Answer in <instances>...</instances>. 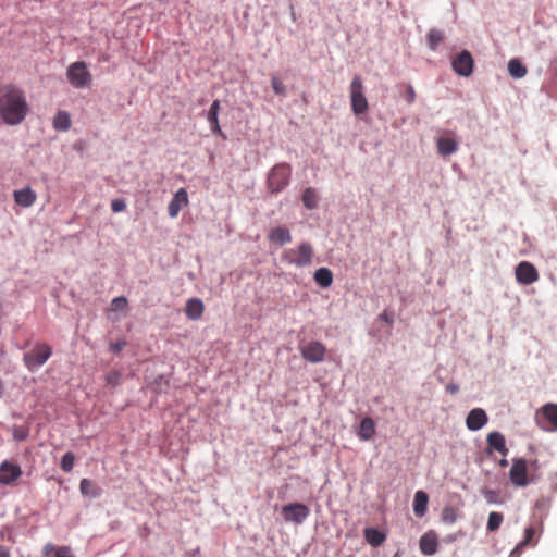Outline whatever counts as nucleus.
<instances>
[{"instance_id":"nucleus-1","label":"nucleus","mask_w":557,"mask_h":557,"mask_svg":"<svg viewBox=\"0 0 557 557\" xmlns=\"http://www.w3.org/2000/svg\"><path fill=\"white\" fill-rule=\"evenodd\" d=\"M0 114L9 125L20 124L27 114V102L22 90L5 86L0 92Z\"/></svg>"},{"instance_id":"nucleus-2","label":"nucleus","mask_w":557,"mask_h":557,"mask_svg":"<svg viewBox=\"0 0 557 557\" xmlns=\"http://www.w3.org/2000/svg\"><path fill=\"white\" fill-rule=\"evenodd\" d=\"M52 355V348L47 344H36L28 352L24 354L23 360L29 371L41 368Z\"/></svg>"},{"instance_id":"nucleus-3","label":"nucleus","mask_w":557,"mask_h":557,"mask_svg":"<svg viewBox=\"0 0 557 557\" xmlns=\"http://www.w3.org/2000/svg\"><path fill=\"white\" fill-rule=\"evenodd\" d=\"M66 77L75 88H85L91 82V74L83 61H76L67 67Z\"/></svg>"},{"instance_id":"nucleus-4","label":"nucleus","mask_w":557,"mask_h":557,"mask_svg":"<svg viewBox=\"0 0 557 557\" xmlns=\"http://www.w3.org/2000/svg\"><path fill=\"white\" fill-rule=\"evenodd\" d=\"M350 102L352 112L357 115L368 111L369 104L363 92V84L360 76H355L350 84Z\"/></svg>"},{"instance_id":"nucleus-5","label":"nucleus","mask_w":557,"mask_h":557,"mask_svg":"<svg viewBox=\"0 0 557 557\" xmlns=\"http://www.w3.org/2000/svg\"><path fill=\"white\" fill-rule=\"evenodd\" d=\"M528 467V462L523 458L512 460L509 479L515 486L524 487L533 481V476H529Z\"/></svg>"},{"instance_id":"nucleus-6","label":"nucleus","mask_w":557,"mask_h":557,"mask_svg":"<svg viewBox=\"0 0 557 557\" xmlns=\"http://www.w3.org/2000/svg\"><path fill=\"white\" fill-rule=\"evenodd\" d=\"M284 519L295 524H301L310 515L308 506L299 503L286 505L282 508Z\"/></svg>"},{"instance_id":"nucleus-7","label":"nucleus","mask_w":557,"mask_h":557,"mask_svg":"<svg viewBox=\"0 0 557 557\" xmlns=\"http://www.w3.org/2000/svg\"><path fill=\"white\" fill-rule=\"evenodd\" d=\"M22 468L17 463L4 460L0 465V485H12L22 476Z\"/></svg>"},{"instance_id":"nucleus-8","label":"nucleus","mask_w":557,"mask_h":557,"mask_svg":"<svg viewBox=\"0 0 557 557\" xmlns=\"http://www.w3.org/2000/svg\"><path fill=\"white\" fill-rule=\"evenodd\" d=\"M300 352L307 361L318 363L323 361L326 347L320 342L311 341L300 347Z\"/></svg>"},{"instance_id":"nucleus-9","label":"nucleus","mask_w":557,"mask_h":557,"mask_svg":"<svg viewBox=\"0 0 557 557\" xmlns=\"http://www.w3.org/2000/svg\"><path fill=\"white\" fill-rule=\"evenodd\" d=\"M312 248L309 244L304 243L298 246L296 249H292L286 252L285 258L290 262L297 265L304 267L311 262L312 260Z\"/></svg>"},{"instance_id":"nucleus-10","label":"nucleus","mask_w":557,"mask_h":557,"mask_svg":"<svg viewBox=\"0 0 557 557\" xmlns=\"http://www.w3.org/2000/svg\"><path fill=\"white\" fill-rule=\"evenodd\" d=\"M516 278L522 285H531L539 280L536 268L529 261H521L516 267Z\"/></svg>"},{"instance_id":"nucleus-11","label":"nucleus","mask_w":557,"mask_h":557,"mask_svg":"<svg viewBox=\"0 0 557 557\" xmlns=\"http://www.w3.org/2000/svg\"><path fill=\"white\" fill-rule=\"evenodd\" d=\"M473 58L471 53L467 50L460 52L456 58L451 61L453 70L460 76L468 77L473 72Z\"/></svg>"},{"instance_id":"nucleus-12","label":"nucleus","mask_w":557,"mask_h":557,"mask_svg":"<svg viewBox=\"0 0 557 557\" xmlns=\"http://www.w3.org/2000/svg\"><path fill=\"white\" fill-rule=\"evenodd\" d=\"M188 205V194L185 188H180L171 199L168 206L169 216L174 219L180 211Z\"/></svg>"},{"instance_id":"nucleus-13","label":"nucleus","mask_w":557,"mask_h":557,"mask_svg":"<svg viewBox=\"0 0 557 557\" xmlns=\"http://www.w3.org/2000/svg\"><path fill=\"white\" fill-rule=\"evenodd\" d=\"M488 421L486 412L481 408L472 409L466 419V425L470 431H479Z\"/></svg>"},{"instance_id":"nucleus-14","label":"nucleus","mask_w":557,"mask_h":557,"mask_svg":"<svg viewBox=\"0 0 557 557\" xmlns=\"http://www.w3.org/2000/svg\"><path fill=\"white\" fill-rule=\"evenodd\" d=\"M14 201L22 208L32 207L37 200V194L29 186L13 191Z\"/></svg>"},{"instance_id":"nucleus-15","label":"nucleus","mask_w":557,"mask_h":557,"mask_svg":"<svg viewBox=\"0 0 557 557\" xmlns=\"http://www.w3.org/2000/svg\"><path fill=\"white\" fill-rule=\"evenodd\" d=\"M420 550L423 555L431 556L437 552L438 541L434 532L429 531L423 534L419 542Z\"/></svg>"},{"instance_id":"nucleus-16","label":"nucleus","mask_w":557,"mask_h":557,"mask_svg":"<svg viewBox=\"0 0 557 557\" xmlns=\"http://www.w3.org/2000/svg\"><path fill=\"white\" fill-rule=\"evenodd\" d=\"M221 109V102L220 100H214L208 112H207V120L210 124V129L213 134L222 135V131L219 124V113Z\"/></svg>"},{"instance_id":"nucleus-17","label":"nucleus","mask_w":557,"mask_h":557,"mask_svg":"<svg viewBox=\"0 0 557 557\" xmlns=\"http://www.w3.org/2000/svg\"><path fill=\"white\" fill-rule=\"evenodd\" d=\"M203 302L199 298H190L186 302L185 314L190 320H198L203 313Z\"/></svg>"},{"instance_id":"nucleus-18","label":"nucleus","mask_w":557,"mask_h":557,"mask_svg":"<svg viewBox=\"0 0 557 557\" xmlns=\"http://www.w3.org/2000/svg\"><path fill=\"white\" fill-rule=\"evenodd\" d=\"M458 149V144L454 138L440 137L437 139V151L441 156L447 157Z\"/></svg>"},{"instance_id":"nucleus-19","label":"nucleus","mask_w":557,"mask_h":557,"mask_svg":"<svg viewBox=\"0 0 557 557\" xmlns=\"http://www.w3.org/2000/svg\"><path fill=\"white\" fill-rule=\"evenodd\" d=\"M375 434V423L373 419L367 417L363 418L360 422V428L358 431V436L362 441L371 440Z\"/></svg>"},{"instance_id":"nucleus-20","label":"nucleus","mask_w":557,"mask_h":557,"mask_svg":"<svg viewBox=\"0 0 557 557\" xmlns=\"http://www.w3.org/2000/svg\"><path fill=\"white\" fill-rule=\"evenodd\" d=\"M486 441L491 448L502 453L503 455L507 454L508 449L506 448V441L502 433L492 432L487 435Z\"/></svg>"},{"instance_id":"nucleus-21","label":"nucleus","mask_w":557,"mask_h":557,"mask_svg":"<svg viewBox=\"0 0 557 557\" xmlns=\"http://www.w3.org/2000/svg\"><path fill=\"white\" fill-rule=\"evenodd\" d=\"M428 502H429V496L425 492H423V491L416 492L414 499H413V511H414L416 516L422 517L425 515L426 509H428Z\"/></svg>"},{"instance_id":"nucleus-22","label":"nucleus","mask_w":557,"mask_h":557,"mask_svg":"<svg viewBox=\"0 0 557 557\" xmlns=\"http://www.w3.org/2000/svg\"><path fill=\"white\" fill-rule=\"evenodd\" d=\"M314 281L321 287H324V288L330 287L333 283V273L327 268H319L314 272Z\"/></svg>"},{"instance_id":"nucleus-23","label":"nucleus","mask_w":557,"mask_h":557,"mask_svg":"<svg viewBox=\"0 0 557 557\" xmlns=\"http://www.w3.org/2000/svg\"><path fill=\"white\" fill-rule=\"evenodd\" d=\"M53 128L65 132L71 127V116L66 111H59L53 117Z\"/></svg>"},{"instance_id":"nucleus-24","label":"nucleus","mask_w":557,"mask_h":557,"mask_svg":"<svg viewBox=\"0 0 557 557\" xmlns=\"http://www.w3.org/2000/svg\"><path fill=\"white\" fill-rule=\"evenodd\" d=\"M364 539L372 546H380L386 539V535L374 528H367L364 530Z\"/></svg>"},{"instance_id":"nucleus-25","label":"nucleus","mask_w":557,"mask_h":557,"mask_svg":"<svg viewBox=\"0 0 557 557\" xmlns=\"http://www.w3.org/2000/svg\"><path fill=\"white\" fill-rule=\"evenodd\" d=\"M508 72L513 78H522L527 75L528 70L518 59H511L508 62Z\"/></svg>"},{"instance_id":"nucleus-26","label":"nucleus","mask_w":557,"mask_h":557,"mask_svg":"<svg viewBox=\"0 0 557 557\" xmlns=\"http://www.w3.org/2000/svg\"><path fill=\"white\" fill-rule=\"evenodd\" d=\"M318 201H319V197H318L317 190L312 187L306 188L302 194L304 206L307 209L312 210L318 207Z\"/></svg>"},{"instance_id":"nucleus-27","label":"nucleus","mask_w":557,"mask_h":557,"mask_svg":"<svg viewBox=\"0 0 557 557\" xmlns=\"http://www.w3.org/2000/svg\"><path fill=\"white\" fill-rule=\"evenodd\" d=\"M444 33L438 29H431L428 34V45L431 50L435 51L437 46L444 40Z\"/></svg>"},{"instance_id":"nucleus-28","label":"nucleus","mask_w":557,"mask_h":557,"mask_svg":"<svg viewBox=\"0 0 557 557\" xmlns=\"http://www.w3.org/2000/svg\"><path fill=\"white\" fill-rule=\"evenodd\" d=\"M544 417L549 421L553 428H557V405L547 404L542 409Z\"/></svg>"},{"instance_id":"nucleus-29","label":"nucleus","mask_w":557,"mask_h":557,"mask_svg":"<svg viewBox=\"0 0 557 557\" xmlns=\"http://www.w3.org/2000/svg\"><path fill=\"white\" fill-rule=\"evenodd\" d=\"M503 520H504V516L499 512H491L488 515V520H487V530L490 532H495L499 529L500 524L503 523Z\"/></svg>"},{"instance_id":"nucleus-30","label":"nucleus","mask_w":557,"mask_h":557,"mask_svg":"<svg viewBox=\"0 0 557 557\" xmlns=\"http://www.w3.org/2000/svg\"><path fill=\"white\" fill-rule=\"evenodd\" d=\"M74 461H75V456L73 453L71 451H67L65 453L63 456H62V459H61V463H60V467L61 469L69 473L73 470V467H74Z\"/></svg>"},{"instance_id":"nucleus-31","label":"nucleus","mask_w":557,"mask_h":557,"mask_svg":"<svg viewBox=\"0 0 557 557\" xmlns=\"http://www.w3.org/2000/svg\"><path fill=\"white\" fill-rule=\"evenodd\" d=\"M128 308V301L126 297L119 296L112 299L111 301V310L112 311H125Z\"/></svg>"},{"instance_id":"nucleus-32","label":"nucleus","mask_w":557,"mask_h":557,"mask_svg":"<svg viewBox=\"0 0 557 557\" xmlns=\"http://www.w3.org/2000/svg\"><path fill=\"white\" fill-rule=\"evenodd\" d=\"M482 494L484 495V497L488 504L502 503L499 493L497 491L485 488L482 491Z\"/></svg>"},{"instance_id":"nucleus-33","label":"nucleus","mask_w":557,"mask_h":557,"mask_svg":"<svg viewBox=\"0 0 557 557\" xmlns=\"http://www.w3.org/2000/svg\"><path fill=\"white\" fill-rule=\"evenodd\" d=\"M122 373L119 370H112L106 375L108 385L117 386L121 382Z\"/></svg>"},{"instance_id":"nucleus-34","label":"nucleus","mask_w":557,"mask_h":557,"mask_svg":"<svg viewBox=\"0 0 557 557\" xmlns=\"http://www.w3.org/2000/svg\"><path fill=\"white\" fill-rule=\"evenodd\" d=\"M276 165H274L271 169L270 175H269V187L272 193L278 191V184L276 183Z\"/></svg>"},{"instance_id":"nucleus-35","label":"nucleus","mask_w":557,"mask_h":557,"mask_svg":"<svg viewBox=\"0 0 557 557\" xmlns=\"http://www.w3.org/2000/svg\"><path fill=\"white\" fill-rule=\"evenodd\" d=\"M126 209V203L124 199L117 198L111 201V210L114 213L122 212Z\"/></svg>"},{"instance_id":"nucleus-36","label":"nucleus","mask_w":557,"mask_h":557,"mask_svg":"<svg viewBox=\"0 0 557 557\" xmlns=\"http://www.w3.org/2000/svg\"><path fill=\"white\" fill-rule=\"evenodd\" d=\"M534 533H535V531H534V529L532 527L527 528L525 531H524V539H523V541H521L519 543L517 548H521V547L528 545L532 541V537L534 536Z\"/></svg>"},{"instance_id":"nucleus-37","label":"nucleus","mask_w":557,"mask_h":557,"mask_svg":"<svg viewBox=\"0 0 557 557\" xmlns=\"http://www.w3.org/2000/svg\"><path fill=\"white\" fill-rule=\"evenodd\" d=\"M28 436V432L21 428H15L13 431V438L17 442L25 441Z\"/></svg>"},{"instance_id":"nucleus-38","label":"nucleus","mask_w":557,"mask_h":557,"mask_svg":"<svg viewBox=\"0 0 557 557\" xmlns=\"http://www.w3.org/2000/svg\"><path fill=\"white\" fill-rule=\"evenodd\" d=\"M92 486V482L88 479H83L79 483V490L82 494L88 495L90 494V487Z\"/></svg>"},{"instance_id":"nucleus-39","label":"nucleus","mask_w":557,"mask_h":557,"mask_svg":"<svg viewBox=\"0 0 557 557\" xmlns=\"http://www.w3.org/2000/svg\"><path fill=\"white\" fill-rule=\"evenodd\" d=\"M125 346H126L125 341H119V342L112 343L110 345V350L115 354H119Z\"/></svg>"},{"instance_id":"nucleus-40","label":"nucleus","mask_w":557,"mask_h":557,"mask_svg":"<svg viewBox=\"0 0 557 557\" xmlns=\"http://www.w3.org/2000/svg\"><path fill=\"white\" fill-rule=\"evenodd\" d=\"M443 520L448 523L455 522L454 511L449 508L444 509L443 511Z\"/></svg>"},{"instance_id":"nucleus-41","label":"nucleus","mask_w":557,"mask_h":557,"mask_svg":"<svg viewBox=\"0 0 557 557\" xmlns=\"http://www.w3.org/2000/svg\"><path fill=\"white\" fill-rule=\"evenodd\" d=\"M406 100L408 103H412L416 100V91L411 85L407 86Z\"/></svg>"},{"instance_id":"nucleus-42","label":"nucleus","mask_w":557,"mask_h":557,"mask_svg":"<svg viewBox=\"0 0 557 557\" xmlns=\"http://www.w3.org/2000/svg\"><path fill=\"white\" fill-rule=\"evenodd\" d=\"M55 556L57 557H74L72 554H71V550L69 547H60L57 553H55Z\"/></svg>"},{"instance_id":"nucleus-43","label":"nucleus","mask_w":557,"mask_h":557,"mask_svg":"<svg viewBox=\"0 0 557 557\" xmlns=\"http://www.w3.org/2000/svg\"><path fill=\"white\" fill-rule=\"evenodd\" d=\"M379 319L389 325L393 324V317L392 314H389L387 311H383L380 315H379Z\"/></svg>"},{"instance_id":"nucleus-44","label":"nucleus","mask_w":557,"mask_h":557,"mask_svg":"<svg viewBox=\"0 0 557 557\" xmlns=\"http://www.w3.org/2000/svg\"><path fill=\"white\" fill-rule=\"evenodd\" d=\"M289 240H290V235H289L288 230L281 227V244H284Z\"/></svg>"},{"instance_id":"nucleus-45","label":"nucleus","mask_w":557,"mask_h":557,"mask_svg":"<svg viewBox=\"0 0 557 557\" xmlns=\"http://www.w3.org/2000/svg\"><path fill=\"white\" fill-rule=\"evenodd\" d=\"M0 557H11L10 550L8 547L0 545Z\"/></svg>"},{"instance_id":"nucleus-46","label":"nucleus","mask_w":557,"mask_h":557,"mask_svg":"<svg viewBox=\"0 0 557 557\" xmlns=\"http://www.w3.org/2000/svg\"><path fill=\"white\" fill-rule=\"evenodd\" d=\"M446 391L450 394H456L459 391V387L456 384H448L446 386Z\"/></svg>"},{"instance_id":"nucleus-47","label":"nucleus","mask_w":557,"mask_h":557,"mask_svg":"<svg viewBox=\"0 0 557 557\" xmlns=\"http://www.w3.org/2000/svg\"><path fill=\"white\" fill-rule=\"evenodd\" d=\"M272 87L275 94H278V78L275 76L272 78Z\"/></svg>"},{"instance_id":"nucleus-48","label":"nucleus","mask_w":557,"mask_h":557,"mask_svg":"<svg viewBox=\"0 0 557 557\" xmlns=\"http://www.w3.org/2000/svg\"><path fill=\"white\" fill-rule=\"evenodd\" d=\"M270 239H271L272 242H274V240L278 239V228H276V230H272V231H271V233H270Z\"/></svg>"},{"instance_id":"nucleus-49","label":"nucleus","mask_w":557,"mask_h":557,"mask_svg":"<svg viewBox=\"0 0 557 557\" xmlns=\"http://www.w3.org/2000/svg\"><path fill=\"white\" fill-rule=\"evenodd\" d=\"M530 468L532 470H537V468H539L537 460L531 461L530 462Z\"/></svg>"},{"instance_id":"nucleus-50","label":"nucleus","mask_w":557,"mask_h":557,"mask_svg":"<svg viewBox=\"0 0 557 557\" xmlns=\"http://www.w3.org/2000/svg\"><path fill=\"white\" fill-rule=\"evenodd\" d=\"M280 169H281V176H282V175H283V172H284L285 170H289V166H288L287 164L281 163Z\"/></svg>"},{"instance_id":"nucleus-51","label":"nucleus","mask_w":557,"mask_h":557,"mask_svg":"<svg viewBox=\"0 0 557 557\" xmlns=\"http://www.w3.org/2000/svg\"><path fill=\"white\" fill-rule=\"evenodd\" d=\"M506 465H507V460H506V459H503V460L500 461V466H506Z\"/></svg>"},{"instance_id":"nucleus-52","label":"nucleus","mask_w":557,"mask_h":557,"mask_svg":"<svg viewBox=\"0 0 557 557\" xmlns=\"http://www.w3.org/2000/svg\"><path fill=\"white\" fill-rule=\"evenodd\" d=\"M285 184H286V183H285V182H283V181L281 180V183H280L281 188H282V187H283V185H285Z\"/></svg>"}]
</instances>
